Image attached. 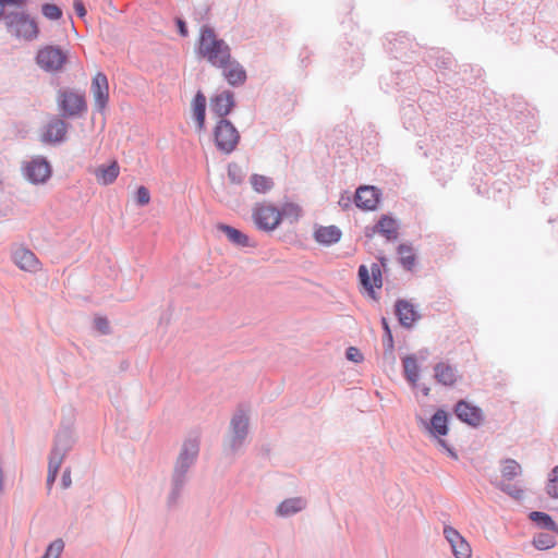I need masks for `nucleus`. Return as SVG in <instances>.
I'll return each mask as SVG.
<instances>
[{
	"label": "nucleus",
	"instance_id": "nucleus-1",
	"mask_svg": "<svg viewBox=\"0 0 558 558\" xmlns=\"http://www.w3.org/2000/svg\"><path fill=\"white\" fill-rule=\"evenodd\" d=\"M198 44L199 54L213 66L221 69L223 77L231 86L238 87L246 82L245 69L239 61L232 59L230 46L217 37L213 27L208 25L202 27Z\"/></svg>",
	"mask_w": 558,
	"mask_h": 558
},
{
	"label": "nucleus",
	"instance_id": "nucleus-2",
	"mask_svg": "<svg viewBox=\"0 0 558 558\" xmlns=\"http://www.w3.org/2000/svg\"><path fill=\"white\" fill-rule=\"evenodd\" d=\"M198 453L199 441L197 438H187L183 441L171 474L170 490L167 497L169 509L179 505L184 487L189 482V471L197 461Z\"/></svg>",
	"mask_w": 558,
	"mask_h": 558
},
{
	"label": "nucleus",
	"instance_id": "nucleus-3",
	"mask_svg": "<svg viewBox=\"0 0 558 558\" xmlns=\"http://www.w3.org/2000/svg\"><path fill=\"white\" fill-rule=\"evenodd\" d=\"M216 148L226 155L233 153L240 142V133L228 119H219L213 131Z\"/></svg>",
	"mask_w": 558,
	"mask_h": 558
},
{
	"label": "nucleus",
	"instance_id": "nucleus-4",
	"mask_svg": "<svg viewBox=\"0 0 558 558\" xmlns=\"http://www.w3.org/2000/svg\"><path fill=\"white\" fill-rule=\"evenodd\" d=\"M57 102L62 118H77L87 111L85 95L74 89H59Z\"/></svg>",
	"mask_w": 558,
	"mask_h": 558
},
{
	"label": "nucleus",
	"instance_id": "nucleus-5",
	"mask_svg": "<svg viewBox=\"0 0 558 558\" xmlns=\"http://www.w3.org/2000/svg\"><path fill=\"white\" fill-rule=\"evenodd\" d=\"M248 427V415L242 408H239L230 421V436L227 446L229 453L235 454L244 446Z\"/></svg>",
	"mask_w": 558,
	"mask_h": 558
},
{
	"label": "nucleus",
	"instance_id": "nucleus-6",
	"mask_svg": "<svg viewBox=\"0 0 558 558\" xmlns=\"http://www.w3.org/2000/svg\"><path fill=\"white\" fill-rule=\"evenodd\" d=\"M4 23L9 32L26 40L36 38L39 32L36 21L25 12H8Z\"/></svg>",
	"mask_w": 558,
	"mask_h": 558
},
{
	"label": "nucleus",
	"instance_id": "nucleus-7",
	"mask_svg": "<svg viewBox=\"0 0 558 558\" xmlns=\"http://www.w3.org/2000/svg\"><path fill=\"white\" fill-rule=\"evenodd\" d=\"M23 177L32 184H44L52 175V167L44 156H35L22 165Z\"/></svg>",
	"mask_w": 558,
	"mask_h": 558
},
{
	"label": "nucleus",
	"instance_id": "nucleus-8",
	"mask_svg": "<svg viewBox=\"0 0 558 558\" xmlns=\"http://www.w3.org/2000/svg\"><path fill=\"white\" fill-rule=\"evenodd\" d=\"M387 258L385 256L379 257V264L373 263L371 269L366 265H360L357 276L360 283L367 291L368 295L376 299V292L374 288H380L383 286L381 267H386Z\"/></svg>",
	"mask_w": 558,
	"mask_h": 558
},
{
	"label": "nucleus",
	"instance_id": "nucleus-9",
	"mask_svg": "<svg viewBox=\"0 0 558 558\" xmlns=\"http://www.w3.org/2000/svg\"><path fill=\"white\" fill-rule=\"evenodd\" d=\"M66 61L65 53L54 46H46L36 54L37 64L46 72H57Z\"/></svg>",
	"mask_w": 558,
	"mask_h": 558
},
{
	"label": "nucleus",
	"instance_id": "nucleus-10",
	"mask_svg": "<svg viewBox=\"0 0 558 558\" xmlns=\"http://www.w3.org/2000/svg\"><path fill=\"white\" fill-rule=\"evenodd\" d=\"M253 219L259 230L272 231L280 225L278 208L270 204H258L253 209Z\"/></svg>",
	"mask_w": 558,
	"mask_h": 558
},
{
	"label": "nucleus",
	"instance_id": "nucleus-11",
	"mask_svg": "<svg viewBox=\"0 0 558 558\" xmlns=\"http://www.w3.org/2000/svg\"><path fill=\"white\" fill-rule=\"evenodd\" d=\"M75 444L74 433L70 426L62 427L58 430L54 437L53 446L50 451L49 458L64 461L68 453L71 451Z\"/></svg>",
	"mask_w": 558,
	"mask_h": 558
},
{
	"label": "nucleus",
	"instance_id": "nucleus-12",
	"mask_svg": "<svg viewBox=\"0 0 558 558\" xmlns=\"http://www.w3.org/2000/svg\"><path fill=\"white\" fill-rule=\"evenodd\" d=\"M454 415L471 427H478L485 420L483 410L465 400H459L453 408Z\"/></svg>",
	"mask_w": 558,
	"mask_h": 558
},
{
	"label": "nucleus",
	"instance_id": "nucleus-13",
	"mask_svg": "<svg viewBox=\"0 0 558 558\" xmlns=\"http://www.w3.org/2000/svg\"><path fill=\"white\" fill-rule=\"evenodd\" d=\"M65 118L54 117L45 126L41 133V142L47 144H60L66 140V133L70 124L64 121Z\"/></svg>",
	"mask_w": 558,
	"mask_h": 558
},
{
	"label": "nucleus",
	"instance_id": "nucleus-14",
	"mask_svg": "<svg viewBox=\"0 0 558 558\" xmlns=\"http://www.w3.org/2000/svg\"><path fill=\"white\" fill-rule=\"evenodd\" d=\"M395 314L399 324L407 329L412 328L414 324L422 318V315L417 311L416 306L404 299H398L396 301Z\"/></svg>",
	"mask_w": 558,
	"mask_h": 558
},
{
	"label": "nucleus",
	"instance_id": "nucleus-15",
	"mask_svg": "<svg viewBox=\"0 0 558 558\" xmlns=\"http://www.w3.org/2000/svg\"><path fill=\"white\" fill-rule=\"evenodd\" d=\"M444 536L456 558H471L472 549L470 544L454 527L445 525Z\"/></svg>",
	"mask_w": 558,
	"mask_h": 558
},
{
	"label": "nucleus",
	"instance_id": "nucleus-16",
	"mask_svg": "<svg viewBox=\"0 0 558 558\" xmlns=\"http://www.w3.org/2000/svg\"><path fill=\"white\" fill-rule=\"evenodd\" d=\"M90 89L94 95L96 110L102 112L109 100V83L107 75L102 72H97L92 80Z\"/></svg>",
	"mask_w": 558,
	"mask_h": 558
},
{
	"label": "nucleus",
	"instance_id": "nucleus-17",
	"mask_svg": "<svg viewBox=\"0 0 558 558\" xmlns=\"http://www.w3.org/2000/svg\"><path fill=\"white\" fill-rule=\"evenodd\" d=\"M380 191L372 185L360 186L354 194L355 206L364 210H374L380 199Z\"/></svg>",
	"mask_w": 558,
	"mask_h": 558
},
{
	"label": "nucleus",
	"instance_id": "nucleus-18",
	"mask_svg": "<svg viewBox=\"0 0 558 558\" xmlns=\"http://www.w3.org/2000/svg\"><path fill=\"white\" fill-rule=\"evenodd\" d=\"M235 107L234 93L231 90H223L210 99V110L219 119H227V116Z\"/></svg>",
	"mask_w": 558,
	"mask_h": 558
},
{
	"label": "nucleus",
	"instance_id": "nucleus-19",
	"mask_svg": "<svg viewBox=\"0 0 558 558\" xmlns=\"http://www.w3.org/2000/svg\"><path fill=\"white\" fill-rule=\"evenodd\" d=\"M420 421L424 428L434 437H442L449 433L448 414L442 409L436 410L429 422L423 418H420Z\"/></svg>",
	"mask_w": 558,
	"mask_h": 558
},
{
	"label": "nucleus",
	"instance_id": "nucleus-20",
	"mask_svg": "<svg viewBox=\"0 0 558 558\" xmlns=\"http://www.w3.org/2000/svg\"><path fill=\"white\" fill-rule=\"evenodd\" d=\"M14 264L22 270L35 272L39 269V260L36 255L26 247H17L12 253Z\"/></svg>",
	"mask_w": 558,
	"mask_h": 558
},
{
	"label": "nucleus",
	"instance_id": "nucleus-21",
	"mask_svg": "<svg viewBox=\"0 0 558 558\" xmlns=\"http://www.w3.org/2000/svg\"><path fill=\"white\" fill-rule=\"evenodd\" d=\"M399 223L389 215H383L373 226L372 231L386 238L387 241H396L399 236Z\"/></svg>",
	"mask_w": 558,
	"mask_h": 558
},
{
	"label": "nucleus",
	"instance_id": "nucleus-22",
	"mask_svg": "<svg viewBox=\"0 0 558 558\" xmlns=\"http://www.w3.org/2000/svg\"><path fill=\"white\" fill-rule=\"evenodd\" d=\"M434 378L442 386L452 387L459 378L458 369L447 362H438L434 366Z\"/></svg>",
	"mask_w": 558,
	"mask_h": 558
},
{
	"label": "nucleus",
	"instance_id": "nucleus-23",
	"mask_svg": "<svg viewBox=\"0 0 558 558\" xmlns=\"http://www.w3.org/2000/svg\"><path fill=\"white\" fill-rule=\"evenodd\" d=\"M342 231L337 226H317L314 230V240L324 246H330L341 240Z\"/></svg>",
	"mask_w": 558,
	"mask_h": 558
},
{
	"label": "nucleus",
	"instance_id": "nucleus-24",
	"mask_svg": "<svg viewBox=\"0 0 558 558\" xmlns=\"http://www.w3.org/2000/svg\"><path fill=\"white\" fill-rule=\"evenodd\" d=\"M306 506L307 500L303 497L287 498L277 506L276 514L281 518H289L303 511Z\"/></svg>",
	"mask_w": 558,
	"mask_h": 558
},
{
	"label": "nucleus",
	"instance_id": "nucleus-25",
	"mask_svg": "<svg viewBox=\"0 0 558 558\" xmlns=\"http://www.w3.org/2000/svg\"><path fill=\"white\" fill-rule=\"evenodd\" d=\"M217 230L222 232L227 239L234 245L240 247L252 246L250 238L241 230L226 223H218Z\"/></svg>",
	"mask_w": 558,
	"mask_h": 558
},
{
	"label": "nucleus",
	"instance_id": "nucleus-26",
	"mask_svg": "<svg viewBox=\"0 0 558 558\" xmlns=\"http://www.w3.org/2000/svg\"><path fill=\"white\" fill-rule=\"evenodd\" d=\"M397 254L400 265L408 271H412L416 265L417 257L410 243H401L397 247Z\"/></svg>",
	"mask_w": 558,
	"mask_h": 558
},
{
	"label": "nucleus",
	"instance_id": "nucleus-27",
	"mask_svg": "<svg viewBox=\"0 0 558 558\" xmlns=\"http://www.w3.org/2000/svg\"><path fill=\"white\" fill-rule=\"evenodd\" d=\"M192 109L197 129L202 131L205 128L206 120V97L201 90L195 94L192 100Z\"/></svg>",
	"mask_w": 558,
	"mask_h": 558
},
{
	"label": "nucleus",
	"instance_id": "nucleus-28",
	"mask_svg": "<svg viewBox=\"0 0 558 558\" xmlns=\"http://www.w3.org/2000/svg\"><path fill=\"white\" fill-rule=\"evenodd\" d=\"M428 63L439 70H451L454 65V60L451 53L439 49H433L428 54Z\"/></svg>",
	"mask_w": 558,
	"mask_h": 558
},
{
	"label": "nucleus",
	"instance_id": "nucleus-29",
	"mask_svg": "<svg viewBox=\"0 0 558 558\" xmlns=\"http://www.w3.org/2000/svg\"><path fill=\"white\" fill-rule=\"evenodd\" d=\"M529 519L541 529L558 533V524L546 512L532 511L529 513Z\"/></svg>",
	"mask_w": 558,
	"mask_h": 558
},
{
	"label": "nucleus",
	"instance_id": "nucleus-30",
	"mask_svg": "<svg viewBox=\"0 0 558 558\" xmlns=\"http://www.w3.org/2000/svg\"><path fill=\"white\" fill-rule=\"evenodd\" d=\"M402 364L405 379L415 385L420 377L416 357L413 354L407 355L402 359Z\"/></svg>",
	"mask_w": 558,
	"mask_h": 558
},
{
	"label": "nucleus",
	"instance_id": "nucleus-31",
	"mask_svg": "<svg viewBox=\"0 0 558 558\" xmlns=\"http://www.w3.org/2000/svg\"><path fill=\"white\" fill-rule=\"evenodd\" d=\"M119 166L117 162H112L111 165L105 167L101 166L96 170V177L98 181L102 184L108 185L116 181L119 175Z\"/></svg>",
	"mask_w": 558,
	"mask_h": 558
},
{
	"label": "nucleus",
	"instance_id": "nucleus-32",
	"mask_svg": "<svg viewBox=\"0 0 558 558\" xmlns=\"http://www.w3.org/2000/svg\"><path fill=\"white\" fill-rule=\"evenodd\" d=\"M381 326L384 329L383 336V347H384V356L393 359V337L389 324L385 317L381 318Z\"/></svg>",
	"mask_w": 558,
	"mask_h": 558
},
{
	"label": "nucleus",
	"instance_id": "nucleus-33",
	"mask_svg": "<svg viewBox=\"0 0 558 558\" xmlns=\"http://www.w3.org/2000/svg\"><path fill=\"white\" fill-rule=\"evenodd\" d=\"M250 182H251L253 190L255 192L262 193V194L269 192L274 186V182H272L271 178L262 175V174H257V173L253 174L250 178Z\"/></svg>",
	"mask_w": 558,
	"mask_h": 558
},
{
	"label": "nucleus",
	"instance_id": "nucleus-34",
	"mask_svg": "<svg viewBox=\"0 0 558 558\" xmlns=\"http://www.w3.org/2000/svg\"><path fill=\"white\" fill-rule=\"evenodd\" d=\"M280 222L282 219H290L291 222L298 221L302 216V208L295 203H284L280 209Z\"/></svg>",
	"mask_w": 558,
	"mask_h": 558
},
{
	"label": "nucleus",
	"instance_id": "nucleus-35",
	"mask_svg": "<svg viewBox=\"0 0 558 558\" xmlns=\"http://www.w3.org/2000/svg\"><path fill=\"white\" fill-rule=\"evenodd\" d=\"M522 472L521 465L511 458L502 460L501 475L504 478L511 481Z\"/></svg>",
	"mask_w": 558,
	"mask_h": 558
},
{
	"label": "nucleus",
	"instance_id": "nucleus-36",
	"mask_svg": "<svg viewBox=\"0 0 558 558\" xmlns=\"http://www.w3.org/2000/svg\"><path fill=\"white\" fill-rule=\"evenodd\" d=\"M533 545L538 550H546L556 545V539L551 534L541 532L534 535Z\"/></svg>",
	"mask_w": 558,
	"mask_h": 558
},
{
	"label": "nucleus",
	"instance_id": "nucleus-37",
	"mask_svg": "<svg viewBox=\"0 0 558 558\" xmlns=\"http://www.w3.org/2000/svg\"><path fill=\"white\" fill-rule=\"evenodd\" d=\"M228 179L235 185H240L244 182L245 173L236 162H230L228 165Z\"/></svg>",
	"mask_w": 558,
	"mask_h": 558
},
{
	"label": "nucleus",
	"instance_id": "nucleus-38",
	"mask_svg": "<svg viewBox=\"0 0 558 558\" xmlns=\"http://www.w3.org/2000/svg\"><path fill=\"white\" fill-rule=\"evenodd\" d=\"M64 542L62 538H56L51 542L45 550V554L41 556L43 558H60L62 551L64 550Z\"/></svg>",
	"mask_w": 558,
	"mask_h": 558
},
{
	"label": "nucleus",
	"instance_id": "nucleus-39",
	"mask_svg": "<svg viewBox=\"0 0 558 558\" xmlns=\"http://www.w3.org/2000/svg\"><path fill=\"white\" fill-rule=\"evenodd\" d=\"M495 486L501 490L502 493L509 495L510 497L514 499H521L523 497V489L518 487L514 484L505 483L504 481L496 482Z\"/></svg>",
	"mask_w": 558,
	"mask_h": 558
},
{
	"label": "nucleus",
	"instance_id": "nucleus-40",
	"mask_svg": "<svg viewBox=\"0 0 558 558\" xmlns=\"http://www.w3.org/2000/svg\"><path fill=\"white\" fill-rule=\"evenodd\" d=\"M546 489L550 497L558 499V465L551 470Z\"/></svg>",
	"mask_w": 558,
	"mask_h": 558
},
{
	"label": "nucleus",
	"instance_id": "nucleus-41",
	"mask_svg": "<svg viewBox=\"0 0 558 558\" xmlns=\"http://www.w3.org/2000/svg\"><path fill=\"white\" fill-rule=\"evenodd\" d=\"M41 12L48 20L56 21L62 17V10L53 3L43 4Z\"/></svg>",
	"mask_w": 558,
	"mask_h": 558
},
{
	"label": "nucleus",
	"instance_id": "nucleus-42",
	"mask_svg": "<svg viewBox=\"0 0 558 558\" xmlns=\"http://www.w3.org/2000/svg\"><path fill=\"white\" fill-rule=\"evenodd\" d=\"M62 463L63 462L60 461L59 459L56 460V459L49 458L48 474H47V484L48 485H52L54 483Z\"/></svg>",
	"mask_w": 558,
	"mask_h": 558
},
{
	"label": "nucleus",
	"instance_id": "nucleus-43",
	"mask_svg": "<svg viewBox=\"0 0 558 558\" xmlns=\"http://www.w3.org/2000/svg\"><path fill=\"white\" fill-rule=\"evenodd\" d=\"M26 4L27 0H0V20L5 21V16L8 15V12H5L7 7L23 9Z\"/></svg>",
	"mask_w": 558,
	"mask_h": 558
},
{
	"label": "nucleus",
	"instance_id": "nucleus-44",
	"mask_svg": "<svg viewBox=\"0 0 558 558\" xmlns=\"http://www.w3.org/2000/svg\"><path fill=\"white\" fill-rule=\"evenodd\" d=\"M135 199L138 206H145L150 202V193L147 187L141 185L135 193Z\"/></svg>",
	"mask_w": 558,
	"mask_h": 558
},
{
	"label": "nucleus",
	"instance_id": "nucleus-45",
	"mask_svg": "<svg viewBox=\"0 0 558 558\" xmlns=\"http://www.w3.org/2000/svg\"><path fill=\"white\" fill-rule=\"evenodd\" d=\"M94 328L101 335H108L110 332L109 320L104 316H97L94 319Z\"/></svg>",
	"mask_w": 558,
	"mask_h": 558
},
{
	"label": "nucleus",
	"instance_id": "nucleus-46",
	"mask_svg": "<svg viewBox=\"0 0 558 558\" xmlns=\"http://www.w3.org/2000/svg\"><path fill=\"white\" fill-rule=\"evenodd\" d=\"M345 357L354 363H360L363 361V354L355 347H349L345 351Z\"/></svg>",
	"mask_w": 558,
	"mask_h": 558
},
{
	"label": "nucleus",
	"instance_id": "nucleus-47",
	"mask_svg": "<svg viewBox=\"0 0 558 558\" xmlns=\"http://www.w3.org/2000/svg\"><path fill=\"white\" fill-rule=\"evenodd\" d=\"M437 438V442L438 445L445 449L449 456L453 459H458V454L456 452V450L445 440V439H441L440 437H436Z\"/></svg>",
	"mask_w": 558,
	"mask_h": 558
},
{
	"label": "nucleus",
	"instance_id": "nucleus-48",
	"mask_svg": "<svg viewBox=\"0 0 558 558\" xmlns=\"http://www.w3.org/2000/svg\"><path fill=\"white\" fill-rule=\"evenodd\" d=\"M73 7H74V10H75V13L77 14V16L80 19H83L85 17L87 11L85 9V4L82 0H74L73 1Z\"/></svg>",
	"mask_w": 558,
	"mask_h": 558
},
{
	"label": "nucleus",
	"instance_id": "nucleus-49",
	"mask_svg": "<svg viewBox=\"0 0 558 558\" xmlns=\"http://www.w3.org/2000/svg\"><path fill=\"white\" fill-rule=\"evenodd\" d=\"M175 25L178 27V33L182 37H186L189 35L187 25H186V23H185V21L183 19L177 17L175 19Z\"/></svg>",
	"mask_w": 558,
	"mask_h": 558
},
{
	"label": "nucleus",
	"instance_id": "nucleus-50",
	"mask_svg": "<svg viewBox=\"0 0 558 558\" xmlns=\"http://www.w3.org/2000/svg\"><path fill=\"white\" fill-rule=\"evenodd\" d=\"M71 484H72L71 471H70V469H65L62 474L61 485L63 488H69L71 486Z\"/></svg>",
	"mask_w": 558,
	"mask_h": 558
},
{
	"label": "nucleus",
	"instance_id": "nucleus-51",
	"mask_svg": "<svg viewBox=\"0 0 558 558\" xmlns=\"http://www.w3.org/2000/svg\"><path fill=\"white\" fill-rule=\"evenodd\" d=\"M403 39L408 40V38L405 36L395 38L393 41H391L392 50H395L396 52H399L401 50V45L403 44Z\"/></svg>",
	"mask_w": 558,
	"mask_h": 558
},
{
	"label": "nucleus",
	"instance_id": "nucleus-52",
	"mask_svg": "<svg viewBox=\"0 0 558 558\" xmlns=\"http://www.w3.org/2000/svg\"><path fill=\"white\" fill-rule=\"evenodd\" d=\"M349 202H350V198L347 199V202H342V199L339 202V204L343 207V208H347L349 206Z\"/></svg>",
	"mask_w": 558,
	"mask_h": 558
},
{
	"label": "nucleus",
	"instance_id": "nucleus-53",
	"mask_svg": "<svg viewBox=\"0 0 558 558\" xmlns=\"http://www.w3.org/2000/svg\"><path fill=\"white\" fill-rule=\"evenodd\" d=\"M422 392L424 396H428L429 395V388L428 387H423L422 388Z\"/></svg>",
	"mask_w": 558,
	"mask_h": 558
},
{
	"label": "nucleus",
	"instance_id": "nucleus-54",
	"mask_svg": "<svg viewBox=\"0 0 558 558\" xmlns=\"http://www.w3.org/2000/svg\"><path fill=\"white\" fill-rule=\"evenodd\" d=\"M3 183V179H2V175L0 174V186L2 185Z\"/></svg>",
	"mask_w": 558,
	"mask_h": 558
}]
</instances>
